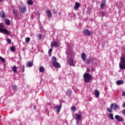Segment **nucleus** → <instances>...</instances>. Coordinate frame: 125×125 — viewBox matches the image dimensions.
I'll list each match as a JSON object with an SVG mask.
<instances>
[{
	"instance_id": "f257e3e1",
	"label": "nucleus",
	"mask_w": 125,
	"mask_h": 125,
	"mask_svg": "<svg viewBox=\"0 0 125 125\" xmlns=\"http://www.w3.org/2000/svg\"><path fill=\"white\" fill-rule=\"evenodd\" d=\"M120 108V106H119L116 104H112L110 108H107V112L109 113H113V110H118V109Z\"/></svg>"
},
{
	"instance_id": "f03ea898",
	"label": "nucleus",
	"mask_w": 125,
	"mask_h": 125,
	"mask_svg": "<svg viewBox=\"0 0 125 125\" xmlns=\"http://www.w3.org/2000/svg\"><path fill=\"white\" fill-rule=\"evenodd\" d=\"M83 78L84 83H89V80L92 79L91 75L86 73L83 75Z\"/></svg>"
},
{
	"instance_id": "7ed1b4c3",
	"label": "nucleus",
	"mask_w": 125,
	"mask_h": 125,
	"mask_svg": "<svg viewBox=\"0 0 125 125\" xmlns=\"http://www.w3.org/2000/svg\"><path fill=\"white\" fill-rule=\"evenodd\" d=\"M52 60L53 61V65L54 67H55V68H59L60 66V63H59L57 61V59L55 57H52Z\"/></svg>"
},
{
	"instance_id": "20e7f679",
	"label": "nucleus",
	"mask_w": 125,
	"mask_h": 125,
	"mask_svg": "<svg viewBox=\"0 0 125 125\" xmlns=\"http://www.w3.org/2000/svg\"><path fill=\"white\" fill-rule=\"evenodd\" d=\"M0 33H2V34H6V35H9L10 34V32H9L8 30L5 28H0Z\"/></svg>"
},
{
	"instance_id": "39448f33",
	"label": "nucleus",
	"mask_w": 125,
	"mask_h": 125,
	"mask_svg": "<svg viewBox=\"0 0 125 125\" xmlns=\"http://www.w3.org/2000/svg\"><path fill=\"white\" fill-rule=\"evenodd\" d=\"M20 11L21 14L25 13L26 11H27V7L25 5H23L22 6H20Z\"/></svg>"
},
{
	"instance_id": "423d86ee",
	"label": "nucleus",
	"mask_w": 125,
	"mask_h": 125,
	"mask_svg": "<svg viewBox=\"0 0 125 125\" xmlns=\"http://www.w3.org/2000/svg\"><path fill=\"white\" fill-rule=\"evenodd\" d=\"M54 46H55V47H58L59 46L58 42H56V41H55L54 42H52L51 43V47L53 48Z\"/></svg>"
},
{
	"instance_id": "0eeeda50",
	"label": "nucleus",
	"mask_w": 125,
	"mask_h": 125,
	"mask_svg": "<svg viewBox=\"0 0 125 125\" xmlns=\"http://www.w3.org/2000/svg\"><path fill=\"white\" fill-rule=\"evenodd\" d=\"M83 34L84 36H90V31L88 29H84L83 31Z\"/></svg>"
},
{
	"instance_id": "6e6552de",
	"label": "nucleus",
	"mask_w": 125,
	"mask_h": 125,
	"mask_svg": "<svg viewBox=\"0 0 125 125\" xmlns=\"http://www.w3.org/2000/svg\"><path fill=\"white\" fill-rule=\"evenodd\" d=\"M115 118L118 121V122L124 121V118H121V116H120L119 115H116L115 116Z\"/></svg>"
},
{
	"instance_id": "1a4fd4ad",
	"label": "nucleus",
	"mask_w": 125,
	"mask_h": 125,
	"mask_svg": "<svg viewBox=\"0 0 125 125\" xmlns=\"http://www.w3.org/2000/svg\"><path fill=\"white\" fill-rule=\"evenodd\" d=\"M46 13L48 18H51L52 17V14H51V11H50V10H48L46 11Z\"/></svg>"
},
{
	"instance_id": "9d476101",
	"label": "nucleus",
	"mask_w": 125,
	"mask_h": 125,
	"mask_svg": "<svg viewBox=\"0 0 125 125\" xmlns=\"http://www.w3.org/2000/svg\"><path fill=\"white\" fill-rule=\"evenodd\" d=\"M74 60H73V58H70L68 61V64H70V66H74Z\"/></svg>"
},
{
	"instance_id": "9b49d317",
	"label": "nucleus",
	"mask_w": 125,
	"mask_h": 125,
	"mask_svg": "<svg viewBox=\"0 0 125 125\" xmlns=\"http://www.w3.org/2000/svg\"><path fill=\"white\" fill-rule=\"evenodd\" d=\"M82 119V115L81 114H76L75 119L77 121V123L80 122V120Z\"/></svg>"
},
{
	"instance_id": "f8f14e48",
	"label": "nucleus",
	"mask_w": 125,
	"mask_h": 125,
	"mask_svg": "<svg viewBox=\"0 0 125 125\" xmlns=\"http://www.w3.org/2000/svg\"><path fill=\"white\" fill-rule=\"evenodd\" d=\"M80 6H81V3L79 2L75 3L74 6V9L75 10H78V8H79Z\"/></svg>"
},
{
	"instance_id": "ddd939ff",
	"label": "nucleus",
	"mask_w": 125,
	"mask_h": 125,
	"mask_svg": "<svg viewBox=\"0 0 125 125\" xmlns=\"http://www.w3.org/2000/svg\"><path fill=\"white\" fill-rule=\"evenodd\" d=\"M33 65H34V63H33L32 61H30L27 62L26 64V66L27 67H33Z\"/></svg>"
},
{
	"instance_id": "4468645a",
	"label": "nucleus",
	"mask_w": 125,
	"mask_h": 125,
	"mask_svg": "<svg viewBox=\"0 0 125 125\" xmlns=\"http://www.w3.org/2000/svg\"><path fill=\"white\" fill-rule=\"evenodd\" d=\"M62 106L61 105L55 106V109L58 113H60V110H61Z\"/></svg>"
},
{
	"instance_id": "2eb2a0df",
	"label": "nucleus",
	"mask_w": 125,
	"mask_h": 125,
	"mask_svg": "<svg viewBox=\"0 0 125 125\" xmlns=\"http://www.w3.org/2000/svg\"><path fill=\"white\" fill-rule=\"evenodd\" d=\"M0 16L2 18H6V16H5V13L4 11H2L0 12Z\"/></svg>"
},
{
	"instance_id": "dca6fc26",
	"label": "nucleus",
	"mask_w": 125,
	"mask_h": 125,
	"mask_svg": "<svg viewBox=\"0 0 125 125\" xmlns=\"http://www.w3.org/2000/svg\"><path fill=\"white\" fill-rule=\"evenodd\" d=\"M81 58L83 59V61H85V58H86V55L84 53H82Z\"/></svg>"
},
{
	"instance_id": "f3484780",
	"label": "nucleus",
	"mask_w": 125,
	"mask_h": 125,
	"mask_svg": "<svg viewBox=\"0 0 125 125\" xmlns=\"http://www.w3.org/2000/svg\"><path fill=\"white\" fill-rule=\"evenodd\" d=\"M116 83L117 85H120L121 84H124V82L123 80H118L116 81Z\"/></svg>"
},
{
	"instance_id": "a211bd4d",
	"label": "nucleus",
	"mask_w": 125,
	"mask_h": 125,
	"mask_svg": "<svg viewBox=\"0 0 125 125\" xmlns=\"http://www.w3.org/2000/svg\"><path fill=\"white\" fill-rule=\"evenodd\" d=\"M119 67L121 70H125V64L120 63Z\"/></svg>"
},
{
	"instance_id": "6ab92c4d",
	"label": "nucleus",
	"mask_w": 125,
	"mask_h": 125,
	"mask_svg": "<svg viewBox=\"0 0 125 125\" xmlns=\"http://www.w3.org/2000/svg\"><path fill=\"white\" fill-rule=\"evenodd\" d=\"M66 94L67 96L70 97L71 95H72V91H71V90L70 89L67 90V91H66Z\"/></svg>"
},
{
	"instance_id": "aec40b11",
	"label": "nucleus",
	"mask_w": 125,
	"mask_h": 125,
	"mask_svg": "<svg viewBox=\"0 0 125 125\" xmlns=\"http://www.w3.org/2000/svg\"><path fill=\"white\" fill-rule=\"evenodd\" d=\"M12 71L14 72V73H17V67H16V65H14L12 67Z\"/></svg>"
},
{
	"instance_id": "412c9836",
	"label": "nucleus",
	"mask_w": 125,
	"mask_h": 125,
	"mask_svg": "<svg viewBox=\"0 0 125 125\" xmlns=\"http://www.w3.org/2000/svg\"><path fill=\"white\" fill-rule=\"evenodd\" d=\"M95 95L97 97H99L100 93L99 92V91H98V90L96 89L95 90Z\"/></svg>"
},
{
	"instance_id": "4be33fe9",
	"label": "nucleus",
	"mask_w": 125,
	"mask_h": 125,
	"mask_svg": "<svg viewBox=\"0 0 125 125\" xmlns=\"http://www.w3.org/2000/svg\"><path fill=\"white\" fill-rule=\"evenodd\" d=\"M121 64H125V58L122 57L120 59Z\"/></svg>"
},
{
	"instance_id": "5701e85b",
	"label": "nucleus",
	"mask_w": 125,
	"mask_h": 125,
	"mask_svg": "<svg viewBox=\"0 0 125 125\" xmlns=\"http://www.w3.org/2000/svg\"><path fill=\"white\" fill-rule=\"evenodd\" d=\"M27 4L28 5H33L34 4V1L32 0H28L27 1Z\"/></svg>"
},
{
	"instance_id": "b1692460",
	"label": "nucleus",
	"mask_w": 125,
	"mask_h": 125,
	"mask_svg": "<svg viewBox=\"0 0 125 125\" xmlns=\"http://www.w3.org/2000/svg\"><path fill=\"white\" fill-rule=\"evenodd\" d=\"M40 73H43L44 72V68L42 66H40L39 68Z\"/></svg>"
},
{
	"instance_id": "393cba45",
	"label": "nucleus",
	"mask_w": 125,
	"mask_h": 125,
	"mask_svg": "<svg viewBox=\"0 0 125 125\" xmlns=\"http://www.w3.org/2000/svg\"><path fill=\"white\" fill-rule=\"evenodd\" d=\"M5 23L6 25H8V26H10V21H9V20H6L5 21Z\"/></svg>"
},
{
	"instance_id": "a878e982",
	"label": "nucleus",
	"mask_w": 125,
	"mask_h": 125,
	"mask_svg": "<svg viewBox=\"0 0 125 125\" xmlns=\"http://www.w3.org/2000/svg\"><path fill=\"white\" fill-rule=\"evenodd\" d=\"M10 50L12 52H15V47H14V46H11L10 47Z\"/></svg>"
},
{
	"instance_id": "bb28decb",
	"label": "nucleus",
	"mask_w": 125,
	"mask_h": 125,
	"mask_svg": "<svg viewBox=\"0 0 125 125\" xmlns=\"http://www.w3.org/2000/svg\"><path fill=\"white\" fill-rule=\"evenodd\" d=\"M71 109L72 111H73V112H75V111H77V108L75 106H72L71 107Z\"/></svg>"
},
{
	"instance_id": "cd10ccee",
	"label": "nucleus",
	"mask_w": 125,
	"mask_h": 125,
	"mask_svg": "<svg viewBox=\"0 0 125 125\" xmlns=\"http://www.w3.org/2000/svg\"><path fill=\"white\" fill-rule=\"evenodd\" d=\"M108 116L109 117V118L110 120H114L115 118H114V117L113 116V114L110 113L109 114Z\"/></svg>"
},
{
	"instance_id": "c85d7f7f",
	"label": "nucleus",
	"mask_w": 125,
	"mask_h": 125,
	"mask_svg": "<svg viewBox=\"0 0 125 125\" xmlns=\"http://www.w3.org/2000/svg\"><path fill=\"white\" fill-rule=\"evenodd\" d=\"M0 60L3 63H5V60H4V58H3L0 56Z\"/></svg>"
},
{
	"instance_id": "c756f323",
	"label": "nucleus",
	"mask_w": 125,
	"mask_h": 125,
	"mask_svg": "<svg viewBox=\"0 0 125 125\" xmlns=\"http://www.w3.org/2000/svg\"><path fill=\"white\" fill-rule=\"evenodd\" d=\"M30 39L29 37H27L25 39V42H27V43H29V42H30Z\"/></svg>"
},
{
	"instance_id": "7c9ffc66",
	"label": "nucleus",
	"mask_w": 125,
	"mask_h": 125,
	"mask_svg": "<svg viewBox=\"0 0 125 125\" xmlns=\"http://www.w3.org/2000/svg\"><path fill=\"white\" fill-rule=\"evenodd\" d=\"M12 87L13 89H14V90H16V89H17V86L16 85H13L12 86Z\"/></svg>"
},
{
	"instance_id": "2f4dec72",
	"label": "nucleus",
	"mask_w": 125,
	"mask_h": 125,
	"mask_svg": "<svg viewBox=\"0 0 125 125\" xmlns=\"http://www.w3.org/2000/svg\"><path fill=\"white\" fill-rule=\"evenodd\" d=\"M37 37H38L39 39L40 40H42V34H39L38 35H37Z\"/></svg>"
},
{
	"instance_id": "473e14b6",
	"label": "nucleus",
	"mask_w": 125,
	"mask_h": 125,
	"mask_svg": "<svg viewBox=\"0 0 125 125\" xmlns=\"http://www.w3.org/2000/svg\"><path fill=\"white\" fill-rule=\"evenodd\" d=\"M6 41L8 42L9 44L11 43V40H10L9 38H7L6 39Z\"/></svg>"
},
{
	"instance_id": "72a5a7b5",
	"label": "nucleus",
	"mask_w": 125,
	"mask_h": 125,
	"mask_svg": "<svg viewBox=\"0 0 125 125\" xmlns=\"http://www.w3.org/2000/svg\"><path fill=\"white\" fill-rule=\"evenodd\" d=\"M25 72V65H22V73Z\"/></svg>"
},
{
	"instance_id": "f704fd0d",
	"label": "nucleus",
	"mask_w": 125,
	"mask_h": 125,
	"mask_svg": "<svg viewBox=\"0 0 125 125\" xmlns=\"http://www.w3.org/2000/svg\"><path fill=\"white\" fill-rule=\"evenodd\" d=\"M101 13H102V16L103 17H104V16H105V12H103V11H102V12H101Z\"/></svg>"
},
{
	"instance_id": "c9c22d12",
	"label": "nucleus",
	"mask_w": 125,
	"mask_h": 125,
	"mask_svg": "<svg viewBox=\"0 0 125 125\" xmlns=\"http://www.w3.org/2000/svg\"><path fill=\"white\" fill-rule=\"evenodd\" d=\"M104 6H105V5L104 4V3L101 4V8H104Z\"/></svg>"
},
{
	"instance_id": "e433bc0d",
	"label": "nucleus",
	"mask_w": 125,
	"mask_h": 125,
	"mask_svg": "<svg viewBox=\"0 0 125 125\" xmlns=\"http://www.w3.org/2000/svg\"><path fill=\"white\" fill-rule=\"evenodd\" d=\"M3 26H4V24H3V23H0V28H3Z\"/></svg>"
},
{
	"instance_id": "4c0bfd02",
	"label": "nucleus",
	"mask_w": 125,
	"mask_h": 125,
	"mask_svg": "<svg viewBox=\"0 0 125 125\" xmlns=\"http://www.w3.org/2000/svg\"><path fill=\"white\" fill-rule=\"evenodd\" d=\"M52 52V49L50 48L49 50V51H48V53L49 54H51V53Z\"/></svg>"
},
{
	"instance_id": "58836bf2",
	"label": "nucleus",
	"mask_w": 125,
	"mask_h": 125,
	"mask_svg": "<svg viewBox=\"0 0 125 125\" xmlns=\"http://www.w3.org/2000/svg\"><path fill=\"white\" fill-rule=\"evenodd\" d=\"M13 13L14 14H15V16H17V12H16L15 11L13 10Z\"/></svg>"
},
{
	"instance_id": "ea45409f",
	"label": "nucleus",
	"mask_w": 125,
	"mask_h": 125,
	"mask_svg": "<svg viewBox=\"0 0 125 125\" xmlns=\"http://www.w3.org/2000/svg\"><path fill=\"white\" fill-rule=\"evenodd\" d=\"M92 61H93L94 60V59L93 58L92 59V58H89L88 61L90 62V61H92Z\"/></svg>"
},
{
	"instance_id": "a19ab883",
	"label": "nucleus",
	"mask_w": 125,
	"mask_h": 125,
	"mask_svg": "<svg viewBox=\"0 0 125 125\" xmlns=\"http://www.w3.org/2000/svg\"><path fill=\"white\" fill-rule=\"evenodd\" d=\"M122 95L123 96H125V91H123V92H122Z\"/></svg>"
},
{
	"instance_id": "79ce46f5",
	"label": "nucleus",
	"mask_w": 125,
	"mask_h": 125,
	"mask_svg": "<svg viewBox=\"0 0 125 125\" xmlns=\"http://www.w3.org/2000/svg\"><path fill=\"white\" fill-rule=\"evenodd\" d=\"M86 63H87V64H89L90 63V62L89 60H88V61H86Z\"/></svg>"
},
{
	"instance_id": "37998d69",
	"label": "nucleus",
	"mask_w": 125,
	"mask_h": 125,
	"mask_svg": "<svg viewBox=\"0 0 125 125\" xmlns=\"http://www.w3.org/2000/svg\"><path fill=\"white\" fill-rule=\"evenodd\" d=\"M122 50H123V51H125V46L122 47Z\"/></svg>"
},
{
	"instance_id": "c03bdc74",
	"label": "nucleus",
	"mask_w": 125,
	"mask_h": 125,
	"mask_svg": "<svg viewBox=\"0 0 125 125\" xmlns=\"http://www.w3.org/2000/svg\"><path fill=\"white\" fill-rule=\"evenodd\" d=\"M122 107H123V108H125V103L123 104Z\"/></svg>"
},
{
	"instance_id": "a18cd8bd",
	"label": "nucleus",
	"mask_w": 125,
	"mask_h": 125,
	"mask_svg": "<svg viewBox=\"0 0 125 125\" xmlns=\"http://www.w3.org/2000/svg\"><path fill=\"white\" fill-rule=\"evenodd\" d=\"M90 71V69H89V68H87V71L89 72Z\"/></svg>"
},
{
	"instance_id": "49530a36",
	"label": "nucleus",
	"mask_w": 125,
	"mask_h": 125,
	"mask_svg": "<svg viewBox=\"0 0 125 125\" xmlns=\"http://www.w3.org/2000/svg\"><path fill=\"white\" fill-rule=\"evenodd\" d=\"M59 15H61V14H62V13H61V12H60L58 13Z\"/></svg>"
},
{
	"instance_id": "de8ad7c7",
	"label": "nucleus",
	"mask_w": 125,
	"mask_h": 125,
	"mask_svg": "<svg viewBox=\"0 0 125 125\" xmlns=\"http://www.w3.org/2000/svg\"><path fill=\"white\" fill-rule=\"evenodd\" d=\"M33 108H34V110H36V105H34V106H33Z\"/></svg>"
},
{
	"instance_id": "09e8293b",
	"label": "nucleus",
	"mask_w": 125,
	"mask_h": 125,
	"mask_svg": "<svg viewBox=\"0 0 125 125\" xmlns=\"http://www.w3.org/2000/svg\"><path fill=\"white\" fill-rule=\"evenodd\" d=\"M53 14H55L56 13V12L54 11V12H53Z\"/></svg>"
},
{
	"instance_id": "8fccbe9b",
	"label": "nucleus",
	"mask_w": 125,
	"mask_h": 125,
	"mask_svg": "<svg viewBox=\"0 0 125 125\" xmlns=\"http://www.w3.org/2000/svg\"><path fill=\"white\" fill-rule=\"evenodd\" d=\"M53 11H55V9H53Z\"/></svg>"
},
{
	"instance_id": "3c124183",
	"label": "nucleus",
	"mask_w": 125,
	"mask_h": 125,
	"mask_svg": "<svg viewBox=\"0 0 125 125\" xmlns=\"http://www.w3.org/2000/svg\"><path fill=\"white\" fill-rule=\"evenodd\" d=\"M0 1H2V0H0Z\"/></svg>"
},
{
	"instance_id": "603ef678",
	"label": "nucleus",
	"mask_w": 125,
	"mask_h": 125,
	"mask_svg": "<svg viewBox=\"0 0 125 125\" xmlns=\"http://www.w3.org/2000/svg\"><path fill=\"white\" fill-rule=\"evenodd\" d=\"M22 125L21 124V125Z\"/></svg>"
}]
</instances>
